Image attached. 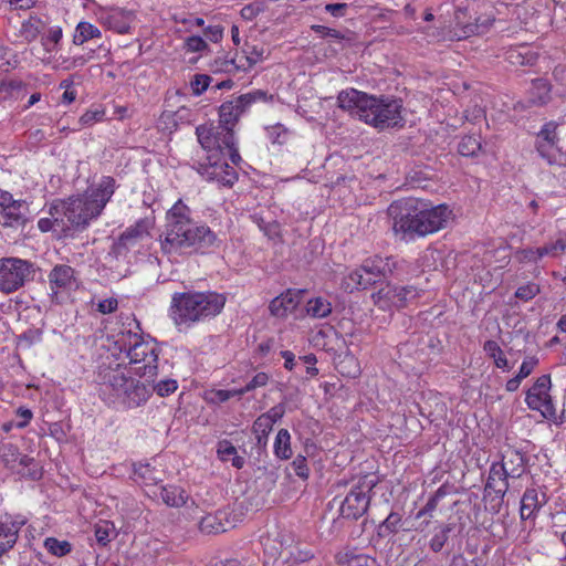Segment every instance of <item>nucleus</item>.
Instances as JSON below:
<instances>
[{"label":"nucleus","mask_w":566,"mask_h":566,"mask_svg":"<svg viewBox=\"0 0 566 566\" xmlns=\"http://www.w3.org/2000/svg\"><path fill=\"white\" fill-rule=\"evenodd\" d=\"M389 516H387L377 528L376 535L373 537L374 546L377 548H386L389 543Z\"/></svg>","instance_id":"52"},{"label":"nucleus","mask_w":566,"mask_h":566,"mask_svg":"<svg viewBox=\"0 0 566 566\" xmlns=\"http://www.w3.org/2000/svg\"><path fill=\"white\" fill-rule=\"evenodd\" d=\"M51 295L57 298L60 294H67L78 289L77 272L69 264H56L48 274Z\"/></svg>","instance_id":"14"},{"label":"nucleus","mask_w":566,"mask_h":566,"mask_svg":"<svg viewBox=\"0 0 566 566\" xmlns=\"http://www.w3.org/2000/svg\"><path fill=\"white\" fill-rule=\"evenodd\" d=\"M165 228L160 248L168 255L206 254L218 249L222 242L206 223L192 219L191 209L181 199L166 212Z\"/></svg>","instance_id":"2"},{"label":"nucleus","mask_w":566,"mask_h":566,"mask_svg":"<svg viewBox=\"0 0 566 566\" xmlns=\"http://www.w3.org/2000/svg\"><path fill=\"white\" fill-rule=\"evenodd\" d=\"M538 292L539 287L537 284L528 283L520 286L515 292V296L520 300L528 301L533 298Z\"/></svg>","instance_id":"59"},{"label":"nucleus","mask_w":566,"mask_h":566,"mask_svg":"<svg viewBox=\"0 0 566 566\" xmlns=\"http://www.w3.org/2000/svg\"><path fill=\"white\" fill-rule=\"evenodd\" d=\"M280 555L286 556L294 566H302L304 563L311 560L313 558V553L311 551L301 549L298 547H291L283 549Z\"/></svg>","instance_id":"41"},{"label":"nucleus","mask_w":566,"mask_h":566,"mask_svg":"<svg viewBox=\"0 0 566 566\" xmlns=\"http://www.w3.org/2000/svg\"><path fill=\"white\" fill-rule=\"evenodd\" d=\"M228 515L229 514L226 511H217L213 514L205 515L199 523L200 532L207 535L227 532L230 527H232Z\"/></svg>","instance_id":"20"},{"label":"nucleus","mask_w":566,"mask_h":566,"mask_svg":"<svg viewBox=\"0 0 566 566\" xmlns=\"http://www.w3.org/2000/svg\"><path fill=\"white\" fill-rule=\"evenodd\" d=\"M240 101H241L240 103H244V105L249 109V107L256 102H264V103L272 102L273 95H269L268 92L262 91V90H255V91L249 92L247 94L240 95Z\"/></svg>","instance_id":"49"},{"label":"nucleus","mask_w":566,"mask_h":566,"mask_svg":"<svg viewBox=\"0 0 566 566\" xmlns=\"http://www.w3.org/2000/svg\"><path fill=\"white\" fill-rule=\"evenodd\" d=\"M15 416H17V418H19V421L15 422V427L19 429H23L32 420L33 412L31 411V409H29L27 407H19L15 411Z\"/></svg>","instance_id":"62"},{"label":"nucleus","mask_w":566,"mask_h":566,"mask_svg":"<svg viewBox=\"0 0 566 566\" xmlns=\"http://www.w3.org/2000/svg\"><path fill=\"white\" fill-rule=\"evenodd\" d=\"M486 355L493 359L495 366L503 370H510L509 361L495 340H486L483 345Z\"/></svg>","instance_id":"36"},{"label":"nucleus","mask_w":566,"mask_h":566,"mask_svg":"<svg viewBox=\"0 0 566 566\" xmlns=\"http://www.w3.org/2000/svg\"><path fill=\"white\" fill-rule=\"evenodd\" d=\"M50 217L56 222V227L70 228L67 223L66 200L53 201L49 207Z\"/></svg>","instance_id":"40"},{"label":"nucleus","mask_w":566,"mask_h":566,"mask_svg":"<svg viewBox=\"0 0 566 566\" xmlns=\"http://www.w3.org/2000/svg\"><path fill=\"white\" fill-rule=\"evenodd\" d=\"M481 149V143L475 136H465L461 139L458 150L462 156L470 157L478 154Z\"/></svg>","instance_id":"46"},{"label":"nucleus","mask_w":566,"mask_h":566,"mask_svg":"<svg viewBox=\"0 0 566 566\" xmlns=\"http://www.w3.org/2000/svg\"><path fill=\"white\" fill-rule=\"evenodd\" d=\"M263 60V50L255 46L248 55L238 59V55L231 60H216L212 67L214 72L231 73L237 70L247 71Z\"/></svg>","instance_id":"17"},{"label":"nucleus","mask_w":566,"mask_h":566,"mask_svg":"<svg viewBox=\"0 0 566 566\" xmlns=\"http://www.w3.org/2000/svg\"><path fill=\"white\" fill-rule=\"evenodd\" d=\"M66 211L67 223L72 228H84L98 217L85 197H70L66 200Z\"/></svg>","instance_id":"15"},{"label":"nucleus","mask_w":566,"mask_h":566,"mask_svg":"<svg viewBox=\"0 0 566 566\" xmlns=\"http://www.w3.org/2000/svg\"><path fill=\"white\" fill-rule=\"evenodd\" d=\"M0 457H2L8 464L14 463L19 458L18 448L12 443H2L0 444Z\"/></svg>","instance_id":"58"},{"label":"nucleus","mask_w":566,"mask_h":566,"mask_svg":"<svg viewBox=\"0 0 566 566\" xmlns=\"http://www.w3.org/2000/svg\"><path fill=\"white\" fill-rule=\"evenodd\" d=\"M34 264L19 258L0 259V291L11 294L34 277Z\"/></svg>","instance_id":"8"},{"label":"nucleus","mask_w":566,"mask_h":566,"mask_svg":"<svg viewBox=\"0 0 566 566\" xmlns=\"http://www.w3.org/2000/svg\"><path fill=\"white\" fill-rule=\"evenodd\" d=\"M336 558L338 564L343 566H380L375 558L365 554H355L349 551L339 553Z\"/></svg>","instance_id":"29"},{"label":"nucleus","mask_w":566,"mask_h":566,"mask_svg":"<svg viewBox=\"0 0 566 566\" xmlns=\"http://www.w3.org/2000/svg\"><path fill=\"white\" fill-rule=\"evenodd\" d=\"M44 24L38 17H29L19 30L20 36L28 43L33 42L43 31Z\"/></svg>","instance_id":"30"},{"label":"nucleus","mask_w":566,"mask_h":566,"mask_svg":"<svg viewBox=\"0 0 566 566\" xmlns=\"http://www.w3.org/2000/svg\"><path fill=\"white\" fill-rule=\"evenodd\" d=\"M132 12L120 9L112 8L101 10L98 19L103 25L119 34L128 33L132 22Z\"/></svg>","instance_id":"18"},{"label":"nucleus","mask_w":566,"mask_h":566,"mask_svg":"<svg viewBox=\"0 0 566 566\" xmlns=\"http://www.w3.org/2000/svg\"><path fill=\"white\" fill-rule=\"evenodd\" d=\"M101 30L93 23L81 21L77 23L73 34V43L75 45H83L85 42L93 39H101Z\"/></svg>","instance_id":"24"},{"label":"nucleus","mask_w":566,"mask_h":566,"mask_svg":"<svg viewBox=\"0 0 566 566\" xmlns=\"http://www.w3.org/2000/svg\"><path fill=\"white\" fill-rule=\"evenodd\" d=\"M506 60L515 66L532 65L536 55L527 46L510 49L506 52Z\"/></svg>","instance_id":"31"},{"label":"nucleus","mask_w":566,"mask_h":566,"mask_svg":"<svg viewBox=\"0 0 566 566\" xmlns=\"http://www.w3.org/2000/svg\"><path fill=\"white\" fill-rule=\"evenodd\" d=\"M266 134L273 144L284 145L287 143L291 133L282 124H275L266 127Z\"/></svg>","instance_id":"47"},{"label":"nucleus","mask_w":566,"mask_h":566,"mask_svg":"<svg viewBox=\"0 0 566 566\" xmlns=\"http://www.w3.org/2000/svg\"><path fill=\"white\" fill-rule=\"evenodd\" d=\"M497 463L507 467L511 479H518L524 473V458L520 452H511L504 455L502 461Z\"/></svg>","instance_id":"35"},{"label":"nucleus","mask_w":566,"mask_h":566,"mask_svg":"<svg viewBox=\"0 0 566 566\" xmlns=\"http://www.w3.org/2000/svg\"><path fill=\"white\" fill-rule=\"evenodd\" d=\"M557 125L553 122L546 123L541 132L537 134L536 145L544 143H558Z\"/></svg>","instance_id":"51"},{"label":"nucleus","mask_w":566,"mask_h":566,"mask_svg":"<svg viewBox=\"0 0 566 566\" xmlns=\"http://www.w3.org/2000/svg\"><path fill=\"white\" fill-rule=\"evenodd\" d=\"M547 502V496L544 492L537 489H527L521 500V517L528 520L535 515L539 509Z\"/></svg>","instance_id":"21"},{"label":"nucleus","mask_w":566,"mask_h":566,"mask_svg":"<svg viewBox=\"0 0 566 566\" xmlns=\"http://www.w3.org/2000/svg\"><path fill=\"white\" fill-rule=\"evenodd\" d=\"M408 93L406 88L398 96L391 97V127L394 126H402L405 122V116L407 114V108L403 107V96L406 97Z\"/></svg>","instance_id":"37"},{"label":"nucleus","mask_w":566,"mask_h":566,"mask_svg":"<svg viewBox=\"0 0 566 566\" xmlns=\"http://www.w3.org/2000/svg\"><path fill=\"white\" fill-rule=\"evenodd\" d=\"M240 102L238 96L221 104L219 125L203 124L196 128L201 149L192 155L190 165L207 181L231 187L238 180V172L227 157L234 165L241 161L233 127L248 108Z\"/></svg>","instance_id":"1"},{"label":"nucleus","mask_w":566,"mask_h":566,"mask_svg":"<svg viewBox=\"0 0 566 566\" xmlns=\"http://www.w3.org/2000/svg\"><path fill=\"white\" fill-rule=\"evenodd\" d=\"M305 310L307 315L312 318L321 319L331 315L333 306L327 298L316 296L307 301Z\"/></svg>","instance_id":"25"},{"label":"nucleus","mask_w":566,"mask_h":566,"mask_svg":"<svg viewBox=\"0 0 566 566\" xmlns=\"http://www.w3.org/2000/svg\"><path fill=\"white\" fill-rule=\"evenodd\" d=\"M537 364V358L527 357L526 359L523 360L516 376L523 380L524 378L528 377L532 374Z\"/></svg>","instance_id":"63"},{"label":"nucleus","mask_w":566,"mask_h":566,"mask_svg":"<svg viewBox=\"0 0 566 566\" xmlns=\"http://www.w3.org/2000/svg\"><path fill=\"white\" fill-rule=\"evenodd\" d=\"M285 413V406L283 403H279L274 407H272L270 410H268L265 413H262L259 416V419H265L269 421V424L273 426L275 422H277L280 419L283 418Z\"/></svg>","instance_id":"57"},{"label":"nucleus","mask_w":566,"mask_h":566,"mask_svg":"<svg viewBox=\"0 0 566 566\" xmlns=\"http://www.w3.org/2000/svg\"><path fill=\"white\" fill-rule=\"evenodd\" d=\"M118 307V301L115 297L102 300L97 303V311L102 314L114 313Z\"/></svg>","instance_id":"64"},{"label":"nucleus","mask_w":566,"mask_h":566,"mask_svg":"<svg viewBox=\"0 0 566 566\" xmlns=\"http://www.w3.org/2000/svg\"><path fill=\"white\" fill-rule=\"evenodd\" d=\"M374 486V480H368L367 478L353 485L339 504V515L347 520H358L361 517L368 509L370 502L369 493Z\"/></svg>","instance_id":"9"},{"label":"nucleus","mask_w":566,"mask_h":566,"mask_svg":"<svg viewBox=\"0 0 566 566\" xmlns=\"http://www.w3.org/2000/svg\"><path fill=\"white\" fill-rule=\"evenodd\" d=\"M551 385V376L542 375L527 390L525 398L528 408L541 411L548 419L555 417L556 413L549 395Z\"/></svg>","instance_id":"12"},{"label":"nucleus","mask_w":566,"mask_h":566,"mask_svg":"<svg viewBox=\"0 0 566 566\" xmlns=\"http://www.w3.org/2000/svg\"><path fill=\"white\" fill-rule=\"evenodd\" d=\"M154 227V217H145L137 220L134 224L126 228V230L114 242L109 253L117 259L125 256L130 249L136 248L144 240L150 238V231Z\"/></svg>","instance_id":"10"},{"label":"nucleus","mask_w":566,"mask_h":566,"mask_svg":"<svg viewBox=\"0 0 566 566\" xmlns=\"http://www.w3.org/2000/svg\"><path fill=\"white\" fill-rule=\"evenodd\" d=\"M337 103L343 109L356 112L361 120L376 128L384 129L388 125L389 105L363 92L354 88L342 91Z\"/></svg>","instance_id":"7"},{"label":"nucleus","mask_w":566,"mask_h":566,"mask_svg":"<svg viewBox=\"0 0 566 566\" xmlns=\"http://www.w3.org/2000/svg\"><path fill=\"white\" fill-rule=\"evenodd\" d=\"M226 301L223 294L213 291L175 292L169 316L179 331L190 328L220 314Z\"/></svg>","instance_id":"5"},{"label":"nucleus","mask_w":566,"mask_h":566,"mask_svg":"<svg viewBox=\"0 0 566 566\" xmlns=\"http://www.w3.org/2000/svg\"><path fill=\"white\" fill-rule=\"evenodd\" d=\"M465 17V10L458 8L454 12L455 25L460 28V32H455V36L461 40L472 34L480 32V25L478 23H463L462 19Z\"/></svg>","instance_id":"39"},{"label":"nucleus","mask_w":566,"mask_h":566,"mask_svg":"<svg viewBox=\"0 0 566 566\" xmlns=\"http://www.w3.org/2000/svg\"><path fill=\"white\" fill-rule=\"evenodd\" d=\"M337 368H338V371L343 376H347V377H352V378H355L360 373L358 361L350 354H346L343 357V359L338 363Z\"/></svg>","instance_id":"42"},{"label":"nucleus","mask_w":566,"mask_h":566,"mask_svg":"<svg viewBox=\"0 0 566 566\" xmlns=\"http://www.w3.org/2000/svg\"><path fill=\"white\" fill-rule=\"evenodd\" d=\"M300 300L297 292L287 290L271 301L269 311L272 316L284 318L297 307Z\"/></svg>","instance_id":"19"},{"label":"nucleus","mask_w":566,"mask_h":566,"mask_svg":"<svg viewBox=\"0 0 566 566\" xmlns=\"http://www.w3.org/2000/svg\"><path fill=\"white\" fill-rule=\"evenodd\" d=\"M536 149L542 158L549 165H563L566 161V155L560 151L558 143H544L536 145Z\"/></svg>","instance_id":"28"},{"label":"nucleus","mask_w":566,"mask_h":566,"mask_svg":"<svg viewBox=\"0 0 566 566\" xmlns=\"http://www.w3.org/2000/svg\"><path fill=\"white\" fill-rule=\"evenodd\" d=\"M44 547L49 553L59 557L65 556L72 549V546L67 541H59L54 537H48L44 542Z\"/></svg>","instance_id":"45"},{"label":"nucleus","mask_w":566,"mask_h":566,"mask_svg":"<svg viewBox=\"0 0 566 566\" xmlns=\"http://www.w3.org/2000/svg\"><path fill=\"white\" fill-rule=\"evenodd\" d=\"M211 76L207 74H196L190 82L193 95L200 96L210 85Z\"/></svg>","instance_id":"53"},{"label":"nucleus","mask_w":566,"mask_h":566,"mask_svg":"<svg viewBox=\"0 0 566 566\" xmlns=\"http://www.w3.org/2000/svg\"><path fill=\"white\" fill-rule=\"evenodd\" d=\"M452 211L447 205L429 208V203L417 198L396 199L391 202V217L396 234L410 239L424 237L443 229Z\"/></svg>","instance_id":"3"},{"label":"nucleus","mask_w":566,"mask_h":566,"mask_svg":"<svg viewBox=\"0 0 566 566\" xmlns=\"http://www.w3.org/2000/svg\"><path fill=\"white\" fill-rule=\"evenodd\" d=\"M105 112L103 109L94 108L87 109L78 119L82 126H92L95 123L103 120Z\"/></svg>","instance_id":"54"},{"label":"nucleus","mask_w":566,"mask_h":566,"mask_svg":"<svg viewBox=\"0 0 566 566\" xmlns=\"http://www.w3.org/2000/svg\"><path fill=\"white\" fill-rule=\"evenodd\" d=\"M342 289L345 292L352 293L356 290L367 289L368 284L366 282L364 271L361 268L355 269L350 271L347 275H345L342 280Z\"/></svg>","instance_id":"33"},{"label":"nucleus","mask_w":566,"mask_h":566,"mask_svg":"<svg viewBox=\"0 0 566 566\" xmlns=\"http://www.w3.org/2000/svg\"><path fill=\"white\" fill-rule=\"evenodd\" d=\"M102 399L123 409H136L147 403L151 397L150 386L134 378L127 365L116 364L101 368L98 373Z\"/></svg>","instance_id":"4"},{"label":"nucleus","mask_w":566,"mask_h":566,"mask_svg":"<svg viewBox=\"0 0 566 566\" xmlns=\"http://www.w3.org/2000/svg\"><path fill=\"white\" fill-rule=\"evenodd\" d=\"M94 535L101 546H106L116 536L115 526L112 522L99 521L94 526Z\"/></svg>","instance_id":"38"},{"label":"nucleus","mask_w":566,"mask_h":566,"mask_svg":"<svg viewBox=\"0 0 566 566\" xmlns=\"http://www.w3.org/2000/svg\"><path fill=\"white\" fill-rule=\"evenodd\" d=\"M511 480V473L507 471V467L504 464H499L496 462L490 467L489 476L485 484V493L488 495L494 493L490 501L491 509L494 512L500 511L503 499L509 491Z\"/></svg>","instance_id":"13"},{"label":"nucleus","mask_w":566,"mask_h":566,"mask_svg":"<svg viewBox=\"0 0 566 566\" xmlns=\"http://www.w3.org/2000/svg\"><path fill=\"white\" fill-rule=\"evenodd\" d=\"M29 202L22 199H14L6 190L0 189V224L4 228L24 227L29 221Z\"/></svg>","instance_id":"11"},{"label":"nucleus","mask_w":566,"mask_h":566,"mask_svg":"<svg viewBox=\"0 0 566 566\" xmlns=\"http://www.w3.org/2000/svg\"><path fill=\"white\" fill-rule=\"evenodd\" d=\"M117 187L118 185L113 177L103 176L96 185L92 186L86 191L84 197L90 201L95 212L99 216L112 199Z\"/></svg>","instance_id":"16"},{"label":"nucleus","mask_w":566,"mask_h":566,"mask_svg":"<svg viewBox=\"0 0 566 566\" xmlns=\"http://www.w3.org/2000/svg\"><path fill=\"white\" fill-rule=\"evenodd\" d=\"M217 455L222 462L231 461L235 469H242L245 460L238 454L235 447L229 440H220L217 443Z\"/></svg>","instance_id":"23"},{"label":"nucleus","mask_w":566,"mask_h":566,"mask_svg":"<svg viewBox=\"0 0 566 566\" xmlns=\"http://www.w3.org/2000/svg\"><path fill=\"white\" fill-rule=\"evenodd\" d=\"M541 252L544 256L548 255L552 258H556L560 255L563 252H566V243L558 238L555 242L545 244L541 247Z\"/></svg>","instance_id":"55"},{"label":"nucleus","mask_w":566,"mask_h":566,"mask_svg":"<svg viewBox=\"0 0 566 566\" xmlns=\"http://www.w3.org/2000/svg\"><path fill=\"white\" fill-rule=\"evenodd\" d=\"M203 35L207 40L219 43L223 38V28L219 24L208 25L203 30Z\"/></svg>","instance_id":"61"},{"label":"nucleus","mask_w":566,"mask_h":566,"mask_svg":"<svg viewBox=\"0 0 566 566\" xmlns=\"http://www.w3.org/2000/svg\"><path fill=\"white\" fill-rule=\"evenodd\" d=\"M118 343L135 375L146 380H154L158 376L160 349L154 340H146L139 333L129 329L127 333L122 332Z\"/></svg>","instance_id":"6"},{"label":"nucleus","mask_w":566,"mask_h":566,"mask_svg":"<svg viewBox=\"0 0 566 566\" xmlns=\"http://www.w3.org/2000/svg\"><path fill=\"white\" fill-rule=\"evenodd\" d=\"M18 65V59L11 49L0 44V72H9Z\"/></svg>","instance_id":"50"},{"label":"nucleus","mask_w":566,"mask_h":566,"mask_svg":"<svg viewBox=\"0 0 566 566\" xmlns=\"http://www.w3.org/2000/svg\"><path fill=\"white\" fill-rule=\"evenodd\" d=\"M63 38V31L60 25L49 27L42 34L41 43L49 53L57 50Z\"/></svg>","instance_id":"34"},{"label":"nucleus","mask_w":566,"mask_h":566,"mask_svg":"<svg viewBox=\"0 0 566 566\" xmlns=\"http://www.w3.org/2000/svg\"><path fill=\"white\" fill-rule=\"evenodd\" d=\"M292 468H293V471L294 473L303 479V480H307L308 476H310V468L307 465V460L304 455H296L295 459L292 461L291 463Z\"/></svg>","instance_id":"56"},{"label":"nucleus","mask_w":566,"mask_h":566,"mask_svg":"<svg viewBox=\"0 0 566 566\" xmlns=\"http://www.w3.org/2000/svg\"><path fill=\"white\" fill-rule=\"evenodd\" d=\"M273 452L280 460H289L292 457L291 434L287 429H280L277 431L274 440Z\"/></svg>","instance_id":"27"},{"label":"nucleus","mask_w":566,"mask_h":566,"mask_svg":"<svg viewBox=\"0 0 566 566\" xmlns=\"http://www.w3.org/2000/svg\"><path fill=\"white\" fill-rule=\"evenodd\" d=\"M164 120H175L177 119V124L179 122H190V111L186 107H180L176 112H164L163 113Z\"/></svg>","instance_id":"60"},{"label":"nucleus","mask_w":566,"mask_h":566,"mask_svg":"<svg viewBox=\"0 0 566 566\" xmlns=\"http://www.w3.org/2000/svg\"><path fill=\"white\" fill-rule=\"evenodd\" d=\"M160 497L168 506L181 507L186 504L188 494L178 485H167L161 488Z\"/></svg>","instance_id":"26"},{"label":"nucleus","mask_w":566,"mask_h":566,"mask_svg":"<svg viewBox=\"0 0 566 566\" xmlns=\"http://www.w3.org/2000/svg\"><path fill=\"white\" fill-rule=\"evenodd\" d=\"M273 426L269 424V421L265 419L256 418L252 426V431L256 438V444L265 447L268 441V436L272 431Z\"/></svg>","instance_id":"43"},{"label":"nucleus","mask_w":566,"mask_h":566,"mask_svg":"<svg viewBox=\"0 0 566 566\" xmlns=\"http://www.w3.org/2000/svg\"><path fill=\"white\" fill-rule=\"evenodd\" d=\"M20 527L8 515H0V557L7 554L17 543Z\"/></svg>","instance_id":"22"},{"label":"nucleus","mask_w":566,"mask_h":566,"mask_svg":"<svg viewBox=\"0 0 566 566\" xmlns=\"http://www.w3.org/2000/svg\"><path fill=\"white\" fill-rule=\"evenodd\" d=\"M154 385L150 387L151 394L156 392L159 397H168L178 389V382L172 378H165L157 382L151 380Z\"/></svg>","instance_id":"44"},{"label":"nucleus","mask_w":566,"mask_h":566,"mask_svg":"<svg viewBox=\"0 0 566 566\" xmlns=\"http://www.w3.org/2000/svg\"><path fill=\"white\" fill-rule=\"evenodd\" d=\"M385 266L386 263L381 259L366 261V263L360 266L368 286L379 282L385 276Z\"/></svg>","instance_id":"32"},{"label":"nucleus","mask_w":566,"mask_h":566,"mask_svg":"<svg viewBox=\"0 0 566 566\" xmlns=\"http://www.w3.org/2000/svg\"><path fill=\"white\" fill-rule=\"evenodd\" d=\"M184 49L188 53H203L209 50V45L202 36L190 35L184 40Z\"/></svg>","instance_id":"48"}]
</instances>
